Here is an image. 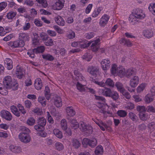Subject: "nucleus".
Here are the masks:
<instances>
[{"label": "nucleus", "mask_w": 155, "mask_h": 155, "mask_svg": "<svg viewBox=\"0 0 155 155\" xmlns=\"http://www.w3.org/2000/svg\"><path fill=\"white\" fill-rule=\"evenodd\" d=\"M37 123L34 127L35 129L37 131L43 130L46 124V120L44 117H39L37 120Z\"/></svg>", "instance_id": "f257e3e1"}, {"label": "nucleus", "mask_w": 155, "mask_h": 155, "mask_svg": "<svg viewBox=\"0 0 155 155\" xmlns=\"http://www.w3.org/2000/svg\"><path fill=\"white\" fill-rule=\"evenodd\" d=\"M79 127L82 132H85L88 134L92 133L93 130L91 126L86 124L83 122H80Z\"/></svg>", "instance_id": "f03ea898"}, {"label": "nucleus", "mask_w": 155, "mask_h": 155, "mask_svg": "<svg viewBox=\"0 0 155 155\" xmlns=\"http://www.w3.org/2000/svg\"><path fill=\"white\" fill-rule=\"evenodd\" d=\"M8 45L13 48L22 47L25 45L24 41L19 39L14 41H10L8 42Z\"/></svg>", "instance_id": "7ed1b4c3"}, {"label": "nucleus", "mask_w": 155, "mask_h": 155, "mask_svg": "<svg viewBox=\"0 0 155 155\" xmlns=\"http://www.w3.org/2000/svg\"><path fill=\"white\" fill-rule=\"evenodd\" d=\"M20 140L25 143H27L30 142V137L27 133H24V132L21 133L18 135Z\"/></svg>", "instance_id": "20e7f679"}, {"label": "nucleus", "mask_w": 155, "mask_h": 155, "mask_svg": "<svg viewBox=\"0 0 155 155\" xmlns=\"http://www.w3.org/2000/svg\"><path fill=\"white\" fill-rule=\"evenodd\" d=\"M87 71L94 77H96L99 73V69L97 67L90 66L87 67Z\"/></svg>", "instance_id": "39448f33"}, {"label": "nucleus", "mask_w": 155, "mask_h": 155, "mask_svg": "<svg viewBox=\"0 0 155 155\" xmlns=\"http://www.w3.org/2000/svg\"><path fill=\"white\" fill-rule=\"evenodd\" d=\"M132 14L133 15L139 19H143L145 17V15L143 13L142 11L139 8L136 9Z\"/></svg>", "instance_id": "423d86ee"}, {"label": "nucleus", "mask_w": 155, "mask_h": 155, "mask_svg": "<svg viewBox=\"0 0 155 155\" xmlns=\"http://www.w3.org/2000/svg\"><path fill=\"white\" fill-rule=\"evenodd\" d=\"M12 82V79L10 76H6L4 78L3 81V86L6 89H10Z\"/></svg>", "instance_id": "0eeeda50"}, {"label": "nucleus", "mask_w": 155, "mask_h": 155, "mask_svg": "<svg viewBox=\"0 0 155 155\" xmlns=\"http://www.w3.org/2000/svg\"><path fill=\"white\" fill-rule=\"evenodd\" d=\"M0 114L1 116L7 120H11L12 118L11 114L8 111L2 110L1 111Z\"/></svg>", "instance_id": "6e6552de"}, {"label": "nucleus", "mask_w": 155, "mask_h": 155, "mask_svg": "<svg viewBox=\"0 0 155 155\" xmlns=\"http://www.w3.org/2000/svg\"><path fill=\"white\" fill-rule=\"evenodd\" d=\"M110 61L108 59L103 60L101 62L102 68L104 72H106L110 68Z\"/></svg>", "instance_id": "1a4fd4ad"}, {"label": "nucleus", "mask_w": 155, "mask_h": 155, "mask_svg": "<svg viewBox=\"0 0 155 155\" xmlns=\"http://www.w3.org/2000/svg\"><path fill=\"white\" fill-rule=\"evenodd\" d=\"M109 18V16L107 14L103 15L100 20L99 24L100 26L102 27L104 26L107 23Z\"/></svg>", "instance_id": "9d476101"}, {"label": "nucleus", "mask_w": 155, "mask_h": 155, "mask_svg": "<svg viewBox=\"0 0 155 155\" xmlns=\"http://www.w3.org/2000/svg\"><path fill=\"white\" fill-rule=\"evenodd\" d=\"M25 71L22 68L18 65L16 67V70L15 74L18 78L20 79L22 78V77L24 76Z\"/></svg>", "instance_id": "9b49d317"}, {"label": "nucleus", "mask_w": 155, "mask_h": 155, "mask_svg": "<svg viewBox=\"0 0 155 155\" xmlns=\"http://www.w3.org/2000/svg\"><path fill=\"white\" fill-rule=\"evenodd\" d=\"M66 112L68 116H67V119L69 120L71 116H74L75 114L74 110L72 107H68L66 108Z\"/></svg>", "instance_id": "f8f14e48"}, {"label": "nucleus", "mask_w": 155, "mask_h": 155, "mask_svg": "<svg viewBox=\"0 0 155 155\" xmlns=\"http://www.w3.org/2000/svg\"><path fill=\"white\" fill-rule=\"evenodd\" d=\"M102 95L105 97H109L112 91L111 89L108 87H104L100 90Z\"/></svg>", "instance_id": "ddd939ff"}, {"label": "nucleus", "mask_w": 155, "mask_h": 155, "mask_svg": "<svg viewBox=\"0 0 155 155\" xmlns=\"http://www.w3.org/2000/svg\"><path fill=\"white\" fill-rule=\"evenodd\" d=\"M54 104L57 107H61L62 105V102L61 97L57 95L55 96L54 98Z\"/></svg>", "instance_id": "4468645a"}, {"label": "nucleus", "mask_w": 155, "mask_h": 155, "mask_svg": "<svg viewBox=\"0 0 155 155\" xmlns=\"http://www.w3.org/2000/svg\"><path fill=\"white\" fill-rule=\"evenodd\" d=\"M139 80V78L137 76H134L130 81V86L133 87H136L138 84Z\"/></svg>", "instance_id": "2eb2a0df"}, {"label": "nucleus", "mask_w": 155, "mask_h": 155, "mask_svg": "<svg viewBox=\"0 0 155 155\" xmlns=\"http://www.w3.org/2000/svg\"><path fill=\"white\" fill-rule=\"evenodd\" d=\"M68 120L71 123V126L72 129L75 130L79 127V125L76 119L70 117V119Z\"/></svg>", "instance_id": "dca6fc26"}, {"label": "nucleus", "mask_w": 155, "mask_h": 155, "mask_svg": "<svg viewBox=\"0 0 155 155\" xmlns=\"http://www.w3.org/2000/svg\"><path fill=\"white\" fill-rule=\"evenodd\" d=\"M100 41V39L98 38L92 43L91 46V49L92 51L96 52L97 51L99 48V46L98 44Z\"/></svg>", "instance_id": "f3484780"}, {"label": "nucleus", "mask_w": 155, "mask_h": 155, "mask_svg": "<svg viewBox=\"0 0 155 155\" xmlns=\"http://www.w3.org/2000/svg\"><path fill=\"white\" fill-rule=\"evenodd\" d=\"M35 87L37 90H41L42 86L41 81L39 78L36 79L35 81Z\"/></svg>", "instance_id": "a211bd4d"}, {"label": "nucleus", "mask_w": 155, "mask_h": 155, "mask_svg": "<svg viewBox=\"0 0 155 155\" xmlns=\"http://www.w3.org/2000/svg\"><path fill=\"white\" fill-rule=\"evenodd\" d=\"M4 63L7 66V67L8 70H10L13 68L12 61V60L9 58H6L4 60Z\"/></svg>", "instance_id": "6ab92c4d"}, {"label": "nucleus", "mask_w": 155, "mask_h": 155, "mask_svg": "<svg viewBox=\"0 0 155 155\" xmlns=\"http://www.w3.org/2000/svg\"><path fill=\"white\" fill-rule=\"evenodd\" d=\"M129 117L133 121L137 122L138 120V118L135 114L132 112H130L128 114Z\"/></svg>", "instance_id": "aec40b11"}, {"label": "nucleus", "mask_w": 155, "mask_h": 155, "mask_svg": "<svg viewBox=\"0 0 155 155\" xmlns=\"http://www.w3.org/2000/svg\"><path fill=\"white\" fill-rule=\"evenodd\" d=\"M29 37L27 33H21L19 34V39L22 40L24 41L28 40Z\"/></svg>", "instance_id": "412c9836"}, {"label": "nucleus", "mask_w": 155, "mask_h": 155, "mask_svg": "<svg viewBox=\"0 0 155 155\" xmlns=\"http://www.w3.org/2000/svg\"><path fill=\"white\" fill-rule=\"evenodd\" d=\"M10 109L12 113L16 116L17 117L20 116V113L16 106L14 105L11 106L10 107Z\"/></svg>", "instance_id": "4be33fe9"}, {"label": "nucleus", "mask_w": 155, "mask_h": 155, "mask_svg": "<svg viewBox=\"0 0 155 155\" xmlns=\"http://www.w3.org/2000/svg\"><path fill=\"white\" fill-rule=\"evenodd\" d=\"M10 150L12 152L18 153L21 152L20 147L18 146H15L14 145H11L9 147Z\"/></svg>", "instance_id": "5701e85b"}, {"label": "nucleus", "mask_w": 155, "mask_h": 155, "mask_svg": "<svg viewBox=\"0 0 155 155\" xmlns=\"http://www.w3.org/2000/svg\"><path fill=\"white\" fill-rule=\"evenodd\" d=\"M143 35L146 37L150 38L153 35V32L151 30H146L143 31Z\"/></svg>", "instance_id": "b1692460"}, {"label": "nucleus", "mask_w": 155, "mask_h": 155, "mask_svg": "<svg viewBox=\"0 0 155 155\" xmlns=\"http://www.w3.org/2000/svg\"><path fill=\"white\" fill-rule=\"evenodd\" d=\"M119 94L117 92L114 91L111 92L110 94V96L109 97H111L114 101H116L119 98Z\"/></svg>", "instance_id": "393cba45"}, {"label": "nucleus", "mask_w": 155, "mask_h": 155, "mask_svg": "<svg viewBox=\"0 0 155 155\" xmlns=\"http://www.w3.org/2000/svg\"><path fill=\"white\" fill-rule=\"evenodd\" d=\"M138 18H137L133 15H130L129 17V21L130 23L132 25H135L138 22V20H137Z\"/></svg>", "instance_id": "a878e982"}, {"label": "nucleus", "mask_w": 155, "mask_h": 155, "mask_svg": "<svg viewBox=\"0 0 155 155\" xmlns=\"http://www.w3.org/2000/svg\"><path fill=\"white\" fill-rule=\"evenodd\" d=\"M42 57L44 59L49 61H52L54 59L53 56L49 54H43Z\"/></svg>", "instance_id": "bb28decb"}, {"label": "nucleus", "mask_w": 155, "mask_h": 155, "mask_svg": "<svg viewBox=\"0 0 155 155\" xmlns=\"http://www.w3.org/2000/svg\"><path fill=\"white\" fill-rule=\"evenodd\" d=\"M115 86L116 87L118 91H119L120 93L123 92L125 91V89L122 84L119 82H117L115 84Z\"/></svg>", "instance_id": "cd10ccee"}, {"label": "nucleus", "mask_w": 155, "mask_h": 155, "mask_svg": "<svg viewBox=\"0 0 155 155\" xmlns=\"http://www.w3.org/2000/svg\"><path fill=\"white\" fill-rule=\"evenodd\" d=\"M54 6L56 10H59L63 8V5L62 2L60 0H58L55 3Z\"/></svg>", "instance_id": "c85d7f7f"}, {"label": "nucleus", "mask_w": 155, "mask_h": 155, "mask_svg": "<svg viewBox=\"0 0 155 155\" xmlns=\"http://www.w3.org/2000/svg\"><path fill=\"white\" fill-rule=\"evenodd\" d=\"M55 21L59 25L63 26L64 25L65 22L63 19L60 16H58L56 18Z\"/></svg>", "instance_id": "c756f323"}, {"label": "nucleus", "mask_w": 155, "mask_h": 155, "mask_svg": "<svg viewBox=\"0 0 155 155\" xmlns=\"http://www.w3.org/2000/svg\"><path fill=\"white\" fill-rule=\"evenodd\" d=\"M105 85L113 87L114 86V83L113 81L110 78H107L105 82Z\"/></svg>", "instance_id": "7c9ffc66"}, {"label": "nucleus", "mask_w": 155, "mask_h": 155, "mask_svg": "<svg viewBox=\"0 0 155 155\" xmlns=\"http://www.w3.org/2000/svg\"><path fill=\"white\" fill-rule=\"evenodd\" d=\"M103 152V148L101 145L97 146L95 149V153L96 155H99L102 154Z\"/></svg>", "instance_id": "2f4dec72"}, {"label": "nucleus", "mask_w": 155, "mask_h": 155, "mask_svg": "<svg viewBox=\"0 0 155 155\" xmlns=\"http://www.w3.org/2000/svg\"><path fill=\"white\" fill-rule=\"evenodd\" d=\"M54 134L57 137L61 139L62 138V132L58 129H54L53 131Z\"/></svg>", "instance_id": "473e14b6"}, {"label": "nucleus", "mask_w": 155, "mask_h": 155, "mask_svg": "<svg viewBox=\"0 0 155 155\" xmlns=\"http://www.w3.org/2000/svg\"><path fill=\"white\" fill-rule=\"evenodd\" d=\"M72 141V144L74 148H78L80 146L81 143L77 139H73Z\"/></svg>", "instance_id": "72a5a7b5"}, {"label": "nucleus", "mask_w": 155, "mask_h": 155, "mask_svg": "<svg viewBox=\"0 0 155 155\" xmlns=\"http://www.w3.org/2000/svg\"><path fill=\"white\" fill-rule=\"evenodd\" d=\"M45 96L47 100H49L50 97V90L48 86H46L45 87L44 91Z\"/></svg>", "instance_id": "f704fd0d"}, {"label": "nucleus", "mask_w": 155, "mask_h": 155, "mask_svg": "<svg viewBox=\"0 0 155 155\" xmlns=\"http://www.w3.org/2000/svg\"><path fill=\"white\" fill-rule=\"evenodd\" d=\"M153 96H151V95L148 94L144 98V100L145 102L147 103H149L152 101L154 99L153 97Z\"/></svg>", "instance_id": "c9c22d12"}, {"label": "nucleus", "mask_w": 155, "mask_h": 155, "mask_svg": "<svg viewBox=\"0 0 155 155\" xmlns=\"http://www.w3.org/2000/svg\"><path fill=\"white\" fill-rule=\"evenodd\" d=\"M34 50L36 54H38L43 52L45 50V48L43 46L38 47L34 49Z\"/></svg>", "instance_id": "e433bc0d"}, {"label": "nucleus", "mask_w": 155, "mask_h": 155, "mask_svg": "<svg viewBox=\"0 0 155 155\" xmlns=\"http://www.w3.org/2000/svg\"><path fill=\"white\" fill-rule=\"evenodd\" d=\"M60 124L61 127L63 130H65L67 129V123L65 119H63L61 121Z\"/></svg>", "instance_id": "4c0bfd02"}, {"label": "nucleus", "mask_w": 155, "mask_h": 155, "mask_svg": "<svg viewBox=\"0 0 155 155\" xmlns=\"http://www.w3.org/2000/svg\"><path fill=\"white\" fill-rule=\"evenodd\" d=\"M117 114L120 117H124L127 115V113L123 110H118L117 112Z\"/></svg>", "instance_id": "58836bf2"}, {"label": "nucleus", "mask_w": 155, "mask_h": 155, "mask_svg": "<svg viewBox=\"0 0 155 155\" xmlns=\"http://www.w3.org/2000/svg\"><path fill=\"white\" fill-rule=\"evenodd\" d=\"M16 12L11 11L7 14L6 16L8 19H12L16 16Z\"/></svg>", "instance_id": "ea45409f"}, {"label": "nucleus", "mask_w": 155, "mask_h": 155, "mask_svg": "<svg viewBox=\"0 0 155 155\" xmlns=\"http://www.w3.org/2000/svg\"><path fill=\"white\" fill-rule=\"evenodd\" d=\"M17 107L18 108V110L21 113V114L24 115L26 113V112L24 106L22 105L21 104H18L17 105Z\"/></svg>", "instance_id": "a19ab883"}, {"label": "nucleus", "mask_w": 155, "mask_h": 155, "mask_svg": "<svg viewBox=\"0 0 155 155\" xmlns=\"http://www.w3.org/2000/svg\"><path fill=\"white\" fill-rule=\"evenodd\" d=\"M35 123V120L32 117H30L28 119L26 123L29 126H33Z\"/></svg>", "instance_id": "79ce46f5"}, {"label": "nucleus", "mask_w": 155, "mask_h": 155, "mask_svg": "<svg viewBox=\"0 0 155 155\" xmlns=\"http://www.w3.org/2000/svg\"><path fill=\"white\" fill-rule=\"evenodd\" d=\"M89 145L91 147H95L97 144V141L96 139L94 138L92 140H90Z\"/></svg>", "instance_id": "37998d69"}, {"label": "nucleus", "mask_w": 155, "mask_h": 155, "mask_svg": "<svg viewBox=\"0 0 155 155\" xmlns=\"http://www.w3.org/2000/svg\"><path fill=\"white\" fill-rule=\"evenodd\" d=\"M135 74V73L132 69H129L126 71L125 76L127 77L130 78L131 76Z\"/></svg>", "instance_id": "c03bdc74"}, {"label": "nucleus", "mask_w": 155, "mask_h": 155, "mask_svg": "<svg viewBox=\"0 0 155 155\" xmlns=\"http://www.w3.org/2000/svg\"><path fill=\"white\" fill-rule=\"evenodd\" d=\"M101 11L100 7H98L97 10H94L91 16L93 18L97 17Z\"/></svg>", "instance_id": "a18cd8bd"}, {"label": "nucleus", "mask_w": 155, "mask_h": 155, "mask_svg": "<svg viewBox=\"0 0 155 155\" xmlns=\"http://www.w3.org/2000/svg\"><path fill=\"white\" fill-rule=\"evenodd\" d=\"M150 11L155 15V4L151 3L150 4L148 7Z\"/></svg>", "instance_id": "49530a36"}, {"label": "nucleus", "mask_w": 155, "mask_h": 155, "mask_svg": "<svg viewBox=\"0 0 155 155\" xmlns=\"http://www.w3.org/2000/svg\"><path fill=\"white\" fill-rule=\"evenodd\" d=\"M38 101L41 104L42 106H45L46 102L45 99L44 97H39L38 98Z\"/></svg>", "instance_id": "de8ad7c7"}, {"label": "nucleus", "mask_w": 155, "mask_h": 155, "mask_svg": "<svg viewBox=\"0 0 155 155\" xmlns=\"http://www.w3.org/2000/svg\"><path fill=\"white\" fill-rule=\"evenodd\" d=\"M39 3L41 4L42 6L44 8L47 6L48 4L46 0H36Z\"/></svg>", "instance_id": "09e8293b"}, {"label": "nucleus", "mask_w": 155, "mask_h": 155, "mask_svg": "<svg viewBox=\"0 0 155 155\" xmlns=\"http://www.w3.org/2000/svg\"><path fill=\"white\" fill-rule=\"evenodd\" d=\"M77 89L81 91H85V88L84 85L78 82L77 84Z\"/></svg>", "instance_id": "8fccbe9b"}, {"label": "nucleus", "mask_w": 155, "mask_h": 155, "mask_svg": "<svg viewBox=\"0 0 155 155\" xmlns=\"http://www.w3.org/2000/svg\"><path fill=\"white\" fill-rule=\"evenodd\" d=\"M11 87L10 89L12 88L13 90H17L18 88V84L16 82H12Z\"/></svg>", "instance_id": "3c124183"}, {"label": "nucleus", "mask_w": 155, "mask_h": 155, "mask_svg": "<svg viewBox=\"0 0 155 155\" xmlns=\"http://www.w3.org/2000/svg\"><path fill=\"white\" fill-rule=\"evenodd\" d=\"M121 42L128 47H130L132 45V43L129 40L124 38L122 39Z\"/></svg>", "instance_id": "603ef678"}, {"label": "nucleus", "mask_w": 155, "mask_h": 155, "mask_svg": "<svg viewBox=\"0 0 155 155\" xmlns=\"http://www.w3.org/2000/svg\"><path fill=\"white\" fill-rule=\"evenodd\" d=\"M75 36V33L74 32L71 31L68 34H67V38L69 39H72L74 38Z\"/></svg>", "instance_id": "864d4df0"}, {"label": "nucleus", "mask_w": 155, "mask_h": 155, "mask_svg": "<svg viewBox=\"0 0 155 155\" xmlns=\"http://www.w3.org/2000/svg\"><path fill=\"white\" fill-rule=\"evenodd\" d=\"M55 146L56 149L58 150H62L64 148V146L63 144L59 142L56 143Z\"/></svg>", "instance_id": "5fc2aeb1"}, {"label": "nucleus", "mask_w": 155, "mask_h": 155, "mask_svg": "<svg viewBox=\"0 0 155 155\" xmlns=\"http://www.w3.org/2000/svg\"><path fill=\"white\" fill-rule=\"evenodd\" d=\"M137 110L140 113H143L146 111V108L144 106H138L137 108Z\"/></svg>", "instance_id": "6e6d98bb"}, {"label": "nucleus", "mask_w": 155, "mask_h": 155, "mask_svg": "<svg viewBox=\"0 0 155 155\" xmlns=\"http://www.w3.org/2000/svg\"><path fill=\"white\" fill-rule=\"evenodd\" d=\"M126 72L125 69L124 68H122L118 72V75L120 77H122L125 75Z\"/></svg>", "instance_id": "4d7b16f0"}, {"label": "nucleus", "mask_w": 155, "mask_h": 155, "mask_svg": "<svg viewBox=\"0 0 155 155\" xmlns=\"http://www.w3.org/2000/svg\"><path fill=\"white\" fill-rule=\"evenodd\" d=\"M145 87V84H142L140 86H138L137 88V91L138 93H140L144 89Z\"/></svg>", "instance_id": "13d9d810"}, {"label": "nucleus", "mask_w": 155, "mask_h": 155, "mask_svg": "<svg viewBox=\"0 0 155 155\" xmlns=\"http://www.w3.org/2000/svg\"><path fill=\"white\" fill-rule=\"evenodd\" d=\"M101 124V126L104 127L105 129L106 128L107 130L110 132L111 131L112 128L111 127H109L106 123H104L102 122Z\"/></svg>", "instance_id": "bf43d9fd"}, {"label": "nucleus", "mask_w": 155, "mask_h": 155, "mask_svg": "<svg viewBox=\"0 0 155 155\" xmlns=\"http://www.w3.org/2000/svg\"><path fill=\"white\" fill-rule=\"evenodd\" d=\"M45 44L47 46H51L53 45L54 43L53 40L52 39L47 40L44 41Z\"/></svg>", "instance_id": "052dcab7"}, {"label": "nucleus", "mask_w": 155, "mask_h": 155, "mask_svg": "<svg viewBox=\"0 0 155 155\" xmlns=\"http://www.w3.org/2000/svg\"><path fill=\"white\" fill-rule=\"evenodd\" d=\"M47 117L48 121V122L50 124H53L54 123V120L50 114L49 112H47Z\"/></svg>", "instance_id": "680f3d73"}, {"label": "nucleus", "mask_w": 155, "mask_h": 155, "mask_svg": "<svg viewBox=\"0 0 155 155\" xmlns=\"http://www.w3.org/2000/svg\"><path fill=\"white\" fill-rule=\"evenodd\" d=\"M146 111L148 112H155L154 108L152 106H149L146 107Z\"/></svg>", "instance_id": "e2e57ef3"}, {"label": "nucleus", "mask_w": 155, "mask_h": 155, "mask_svg": "<svg viewBox=\"0 0 155 155\" xmlns=\"http://www.w3.org/2000/svg\"><path fill=\"white\" fill-rule=\"evenodd\" d=\"M7 5L6 2H2L0 3V12L5 9Z\"/></svg>", "instance_id": "0e129e2a"}, {"label": "nucleus", "mask_w": 155, "mask_h": 155, "mask_svg": "<svg viewBox=\"0 0 155 155\" xmlns=\"http://www.w3.org/2000/svg\"><path fill=\"white\" fill-rule=\"evenodd\" d=\"M7 89L3 86L2 89L0 90V93L3 95H6L8 94Z\"/></svg>", "instance_id": "69168bd1"}, {"label": "nucleus", "mask_w": 155, "mask_h": 155, "mask_svg": "<svg viewBox=\"0 0 155 155\" xmlns=\"http://www.w3.org/2000/svg\"><path fill=\"white\" fill-rule=\"evenodd\" d=\"M35 25L38 27H41L42 25V23L40 20L38 19H35L34 21Z\"/></svg>", "instance_id": "338daca9"}, {"label": "nucleus", "mask_w": 155, "mask_h": 155, "mask_svg": "<svg viewBox=\"0 0 155 155\" xmlns=\"http://www.w3.org/2000/svg\"><path fill=\"white\" fill-rule=\"evenodd\" d=\"M92 58V56L90 54H86L83 56V58L88 61H90Z\"/></svg>", "instance_id": "774afa93"}]
</instances>
